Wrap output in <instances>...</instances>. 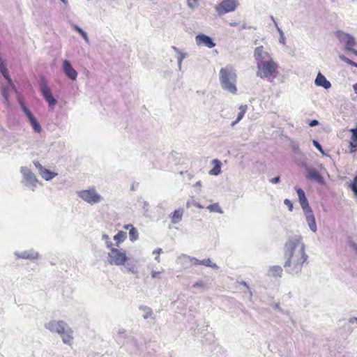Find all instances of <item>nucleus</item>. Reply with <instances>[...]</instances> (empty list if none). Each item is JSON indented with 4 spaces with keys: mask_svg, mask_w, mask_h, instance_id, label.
Listing matches in <instances>:
<instances>
[{
    "mask_svg": "<svg viewBox=\"0 0 357 357\" xmlns=\"http://www.w3.org/2000/svg\"><path fill=\"white\" fill-rule=\"evenodd\" d=\"M284 256V267L289 273L298 274L301 271L307 255L301 237L291 238L285 243Z\"/></svg>",
    "mask_w": 357,
    "mask_h": 357,
    "instance_id": "nucleus-1",
    "label": "nucleus"
},
{
    "mask_svg": "<svg viewBox=\"0 0 357 357\" xmlns=\"http://www.w3.org/2000/svg\"><path fill=\"white\" fill-rule=\"evenodd\" d=\"M254 57L257 61V76L260 78H275L278 75V65L271 55L264 51L263 46L257 47L254 51Z\"/></svg>",
    "mask_w": 357,
    "mask_h": 357,
    "instance_id": "nucleus-2",
    "label": "nucleus"
},
{
    "mask_svg": "<svg viewBox=\"0 0 357 357\" xmlns=\"http://www.w3.org/2000/svg\"><path fill=\"white\" fill-rule=\"evenodd\" d=\"M237 76L232 67L222 68L220 70V80L223 89L233 94L237 93L236 86Z\"/></svg>",
    "mask_w": 357,
    "mask_h": 357,
    "instance_id": "nucleus-3",
    "label": "nucleus"
},
{
    "mask_svg": "<svg viewBox=\"0 0 357 357\" xmlns=\"http://www.w3.org/2000/svg\"><path fill=\"white\" fill-rule=\"evenodd\" d=\"M107 248L109 249L107 254L108 263L111 265L123 266L129 260L126 251L119 247H114L111 241H107Z\"/></svg>",
    "mask_w": 357,
    "mask_h": 357,
    "instance_id": "nucleus-4",
    "label": "nucleus"
},
{
    "mask_svg": "<svg viewBox=\"0 0 357 357\" xmlns=\"http://www.w3.org/2000/svg\"><path fill=\"white\" fill-rule=\"evenodd\" d=\"M238 5V0H223L215 6V10L221 15L234 11Z\"/></svg>",
    "mask_w": 357,
    "mask_h": 357,
    "instance_id": "nucleus-5",
    "label": "nucleus"
},
{
    "mask_svg": "<svg viewBox=\"0 0 357 357\" xmlns=\"http://www.w3.org/2000/svg\"><path fill=\"white\" fill-rule=\"evenodd\" d=\"M79 197L85 202L93 204L101 200V197L97 193L95 188L84 190L78 192Z\"/></svg>",
    "mask_w": 357,
    "mask_h": 357,
    "instance_id": "nucleus-6",
    "label": "nucleus"
},
{
    "mask_svg": "<svg viewBox=\"0 0 357 357\" xmlns=\"http://www.w3.org/2000/svg\"><path fill=\"white\" fill-rule=\"evenodd\" d=\"M40 91L44 98L48 102L49 107L54 108L57 101L53 97L51 89L48 87L45 80H43L40 83Z\"/></svg>",
    "mask_w": 357,
    "mask_h": 357,
    "instance_id": "nucleus-7",
    "label": "nucleus"
},
{
    "mask_svg": "<svg viewBox=\"0 0 357 357\" xmlns=\"http://www.w3.org/2000/svg\"><path fill=\"white\" fill-rule=\"evenodd\" d=\"M45 328L52 332L63 334L68 328L63 321H51L45 324Z\"/></svg>",
    "mask_w": 357,
    "mask_h": 357,
    "instance_id": "nucleus-8",
    "label": "nucleus"
},
{
    "mask_svg": "<svg viewBox=\"0 0 357 357\" xmlns=\"http://www.w3.org/2000/svg\"><path fill=\"white\" fill-rule=\"evenodd\" d=\"M22 109L25 114L26 115L31 126L33 127V130L36 132H40L41 131V127L39 124V123L37 121V120L34 118L33 115L31 112V111L26 107V105L24 103H21Z\"/></svg>",
    "mask_w": 357,
    "mask_h": 357,
    "instance_id": "nucleus-9",
    "label": "nucleus"
},
{
    "mask_svg": "<svg viewBox=\"0 0 357 357\" xmlns=\"http://www.w3.org/2000/svg\"><path fill=\"white\" fill-rule=\"evenodd\" d=\"M306 178L307 179L314 180L320 184L324 183V179L323 176L321 175L320 172L315 168L307 167L306 169Z\"/></svg>",
    "mask_w": 357,
    "mask_h": 357,
    "instance_id": "nucleus-10",
    "label": "nucleus"
},
{
    "mask_svg": "<svg viewBox=\"0 0 357 357\" xmlns=\"http://www.w3.org/2000/svg\"><path fill=\"white\" fill-rule=\"evenodd\" d=\"M197 45H204L208 48H213L215 46V43L213 40L205 34H199L195 37Z\"/></svg>",
    "mask_w": 357,
    "mask_h": 357,
    "instance_id": "nucleus-11",
    "label": "nucleus"
},
{
    "mask_svg": "<svg viewBox=\"0 0 357 357\" xmlns=\"http://www.w3.org/2000/svg\"><path fill=\"white\" fill-rule=\"evenodd\" d=\"M337 36L346 44V49L351 50L352 47L356 45L354 38L347 33L342 32H337Z\"/></svg>",
    "mask_w": 357,
    "mask_h": 357,
    "instance_id": "nucleus-12",
    "label": "nucleus"
},
{
    "mask_svg": "<svg viewBox=\"0 0 357 357\" xmlns=\"http://www.w3.org/2000/svg\"><path fill=\"white\" fill-rule=\"evenodd\" d=\"M296 190L298 197L299 202L303 211L308 210L311 213V208L309 206L305 192L301 188H296Z\"/></svg>",
    "mask_w": 357,
    "mask_h": 357,
    "instance_id": "nucleus-13",
    "label": "nucleus"
},
{
    "mask_svg": "<svg viewBox=\"0 0 357 357\" xmlns=\"http://www.w3.org/2000/svg\"><path fill=\"white\" fill-rule=\"evenodd\" d=\"M63 68L65 74L70 79L75 80L77 78V71L72 67L71 64L69 61L65 60L63 62Z\"/></svg>",
    "mask_w": 357,
    "mask_h": 357,
    "instance_id": "nucleus-14",
    "label": "nucleus"
},
{
    "mask_svg": "<svg viewBox=\"0 0 357 357\" xmlns=\"http://www.w3.org/2000/svg\"><path fill=\"white\" fill-rule=\"evenodd\" d=\"M315 84L319 86H322L326 89H328L331 86V82L328 81L324 75L321 73H319L316 77Z\"/></svg>",
    "mask_w": 357,
    "mask_h": 357,
    "instance_id": "nucleus-15",
    "label": "nucleus"
},
{
    "mask_svg": "<svg viewBox=\"0 0 357 357\" xmlns=\"http://www.w3.org/2000/svg\"><path fill=\"white\" fill-rule=\"evenodd\" d=\"M36 166L39 169V172L41 176L47 181L53 178L56 176V174L43 168L39 163L36 164Z\"/></svg>",
    "mask_w": 357,
    "mask_h": 357,
    "instance_id": "nucleus-16",
    "label": "nucleus"
},
{
    "mask_svg": "<svg viewBox=\"0 0 357 357\" xmlns=\"http://www.w3.org/2000/svg\"><path fill=\"white\" fill-rule=\"evenodd\" d=\"M183 212L184 211L183 208L175 210L170 215L172 222L174 224L179 222L182 219Z\"/></svg>",
    "mask_w": 357,
    "mask_h": 357,
    "instance_id": "nucleus-17",
    "label": "nucleus"
},
{
    "mask_svg": "<svg viewBox=\"0 0 357 357\" xmlns=\"http://www.w3.org/2000/svg\"><path fill=\"white\" fill-rule=\"evenodd\" d=\"M213 167L209 171V174L217 176L221 172V162L218 159H214L211 162Z\"/></svg>",
    "mask_w": 357,
    "mask_h": 357,
    "instance_id": "nucleus-18",
    "label": "nucleus"
},
{
    "mask_svg": "<svg viewBox=\"0 0 357 357\" xmlns=\"http://www.w3.org/2000/svg\"><path fill=\"white\" fill-rule=\"evenodd\" d=\"M125 229H129V236L131 241H135L138 238V231L132 225L128 224L123 226Z\"/></svg>",
    "mask_w": 357,
    "mask_h": 357,
    "instance_id": "nucleus-19",
    "label": "nucleus"
},
{
    "mask_svg": "<svg viewBox=\"0 0 357 357\" xmlns=\"http://www.w3.org/2000/svg\"><path fill=\"white\" fill-rule=\"evenodd\" d=\"M304 211L305 212V214H306L307 221L309 225V227L313 231H315L317 229V227H316L315 219H314V215H312V211H311V213L308 210H306Z\"/></svg>",
    "mask_w": 357,
    "mask_h": 357,
    "instance_id": "nucleus-20",
    "label": "nucleus"
},
{
    "mask_svg": "<svg viewBox=\"0 0 357 357\" xmlns=\"http://www.w3.org/2000/svg\"><path fill=\"white\" fill-rule=\"evenodd\" d=\"M127 238V234L125 231H119L114 236V241H115V244L114 246L119 247V245L123 243Z\"/></svg>",
    "mask_w": 357,
    "mask_h": 357,
    "instance_id": "nucleus-21",
    "label": "nucleus"
},
{
    "mask_svg": "<svg viewBox=\"0 0 357 357\" xmlns=\"http://www.w3.org/2000/svg\"><path fill=\"white\" fill-rule=\"evenodd\" d=\"M282 268L280 266H273L269 268L268 274L273 278L281 277Z\"/></svg>",
    "mask_w": 357,
    "mask_h": 357,
    "instance_id": "nucleus-22",
    "label": "nucleus"
},
{
    "mask_svg": "<svg viewBox=\"0 0 357 357\" xmlns=\"http://www.w3.org/2000/svg\"><path fill=\"white\" fill-rule=\"evenodd\" d=\"M247 109H248V106L246 105H241L239 107L240 112L238 114L236 119L231 123V126H234V125H236L243 118V116L247 111Z\"/></svg>",
    "mask_w": 357,
    "mask_h": 357,
    "instance_id": "nucleus-23",
    "label": "nucleus"
},
{
    "mask_svg": "<svg viewBox=\"0 0 357 357\" xmlns=\"http://www.w3.org/2000/svg\"><path fill=\"white\" fill-rule=\"evenodd\" d=\"M73 331L70 328H67L63 334H61L62 340L64 343L70 344L73 340Z\"/></svg>",
    "mask_w": 357,
    "mask_h": 357,
    "instance_id": "nucleus-24",
    "label": "nucleus"
},
{
    "mask_svg": "<svg viewBox=\"0 0 357 357\" xmlns=\"http://www.w3.org/2000/svg\"><path fill=\"white\" fill-rule=\"evenodd\" d=\"M1 73H2L3 76L4 77V78H5L6 79H7V80H8V84H9V85L10 86V87H11L13 89L16 90V89H15V85H14V84L13 83V81H12V79H11V78H10V77L9 74H8V71L7 68H5L4 70H2L1 71Z\"/></svg>",
    "mask_w": 357,
    "mask_h": 357,
    "instance_id": "nucleus-25",
    "label": "nucleus"
},
{
    "mask_svg": "<svg viewBox=\"0 0 357 357\" xmlns=\"http://www.w3.org/2000/svg\"><path fill=\"white\" fill-rule=\"evenodd\" d=\"M350 153H355L357 151V139L351 137L349 142Z\"/></svg>",
    "mask_w": 357,
    "mask_h": 357,
    "instance_id": "nucleus-26",
    "label": "nucleus"
},
{
    "mask_svg": "<svg viewBox=\"0 0 357 357\" xmlns=\"http://www.w3.org/2000/svg\"><path fill=\"white\" fill-rule=\"evenodd\" d=\"M202 265L207 266V267H211L213 268H217L218 266L213 263L210 259H205L202 260L201 261Z\"/></svg>",
    "mask_w": 357,
    "mask_h": 357,
    "instance_id": "nucleus-27",
    "label": "nucleus"
},
{
    "mask_svg": "<svg viewBox=\"0 0 357 357\" xmlns=\"http://www.w3.org/2000/svg\"><path fill=\"white\" fill-rule=\"evenodd\" d=\"M207 208L210 211H213V212H218V213H222V210H221V208L220 207L219 204L218 203H215V204H211L209 206H207Z\"/></svg>",
    "mask_w": 357,
    "mask_h": 357,
    "instance_id": "nucleus-28",
    "label": "nucleus"
},
{
    "mask_svg": "<svg viewBox=\"0 0 357 357\" xmlns=\"http://www.w3.org/2000/svg\"><path fill=\"white\" fill-rule=\"evenodd\" d=\"M26 179L32 183L37 181L36 176L34 175V174L31 172H29L27 174H26Z\"/></svg>",
    "mask_w": 357,
    "mask_h": 357,
    "instance_id": "nucleus-29",
    "label": "nucleus"
},
{
    "mask_svg": "<svg viewBox=\"0 0 357 357\" xmlns=\"http://www.w3.org/2000/svg\"><path fill=\"white\" fill-rule=\"evenodd\" d=\"M351 190L357 195V175L355 176L352 183L351 184Z\"/></svg>",
    "mask_w": 357,
    "mask_h": 357,
    "instance_id": "nucleus-30",
    "label": "nucleus"
},
{
    "mask_svg": "<svg viewBox=\"0 0 357 357\" xmlns=\"http://www.w3.org/2000/svg\"><path fill=\"white\" fill-rule=\"evenodd\" d=\"M342 59L347 63L352 66H355L357 68V63L353 61L352 60L345 57V56H343L342 57Z\"/></svg>",
    "mask_w": 357,
    "mask_h": 357,
    "instance_id": "nucleus-31",
    "label": "nucleus"
},
{
    "mask_svg": "<svg viewBox=\"0 0 357 357\" xmlns=\"http://www.w3.org/2000/svg\"><path fill=\"white\" fill-rule=\"evenodd\" d=\"M8 93H9L8 88L4 87L2 90V96L7 102L8 101Z\"/></svg>",
    "mask_w": 357,
    "mask_h": 357,
    "instance_id": "nucleus-32",
    "label": "nucleus"
},
{
    "mask_svg": "<svg viewBox=\"0 0 357 357\" xmlns=\"http://www.w3.org/2000/svg\"><path fill=\"white\" fill-rule=\"evenodd\" d=\"M198 4V0H188V5L191 8H195Z\"/></svg>",
    "mask_w": 357,
    "mask_h": 357,
    "instance_id": "nucleus-33",
    "label": "nucleus"
},
{
    "mask_svg": "<svg viewBox=\"0 0 357 357\" xmlns=\"http://www.w3.org/2000/svg\"><path fill=\"white\" fill-rule=\"evenodd\" d=\"M284 204L288 207V208L290 211H292L293 204L291 203V202L289 199H285L284 201Z\"/></svg>",
    "mask_w": 357,
    "mask_h": 357,
    "instance_id": "nucleus-34",
    "label": "nucleus"
},
{
    "mask_svg": "<svg viewBox=\"0 0 357 357\" xmlns=\"http://www.w3.org/2000/svg\"><path fill=\"white\" fill-rule=\"evenodd\" d=\"M312 144L321 153H324L322 147L318 142L313 140Z\"/></svg>",
    "mask_w": 357,
    "mask_h": 357,
    "instance_id": "nucleus-35",
    "label": "nucleus"
},
{
    "mask_svg": "<svg viewBox=\"0 0 357 357\" xmlns=\"http://www.w3.org/2000/svg\"><path fill=\"white\" fill-rule=\"evenodd\" d=\"M190 261L195 265H202V260L197 259L196 258H192Z\"/></svg>",
    "mask_w": 357,
    "mask_h": 357,
    "instance_id": "nucleus-36",
    "label": "nucleus"
},
{
    "mask_svg": "<svg viewBox=\"0 0 357 357\" xmlns=\"http://www.w3.org/2000/svg\"><path fill=\"white\" fill-rule=\"evenodd\" d=\"M195 287H204V282L203 281H198L195 282V284L193 285Z\"/></svg>",
    "mask_w": 357,
    "mask_h": 357,
    "instance_id": "nucleus-37",
    "label": "nucleus"
},
{
    "mask_svg": "<svg viewBox=\"0 0 357 357\" xmlns=\"http://www.w3.org/2000/svg\"><path fill=\"white\" fill-rule=\"evenodd\" d=\"M319 124V122L317 120H312L310 123H309V126L310 127H314V126H316Z\"/></svg>",
    "mask_w": 357,
    "mask_h": 357,
    "instance_id": "nucleus-38",
    "label": "nucleus"
},
{
    "mask_svg": "<svg viewBox=\"0 0 357 357\" xmlns=\"http://www.w3.org/2000/svg\"><path fill=\"white\" fill-rule=\"evenodd\" d=\"M349 245L355 251H357V244L356 243L350 241Z\"/></svg>",
    "mask_w": 357,
    "mask_h": 357,
    "instance_id": "nucleus-39",
    "label": "nucleus"
},
{
    "mask_svg": "<svg viewBox=\"0 0 357 357\" xmlns=\"http://www.w3.org/2000/svg\"><path fill=\"white\" fill-rule=\"evenodd\" d=\"M280 181V177H274L271 180V182L273 183H278Z\"/></svg>",
    "mask_w": 357,
    "mask_h": 357,
    "instance_id": "nucleus-40",
    "label": "nucleus"
},
{
    "mask_svg": "<svg viewBox=\"0 0 357 357\" xmlns=\"http://www.w3.org/2000/svg\"><path fill=\"white\" fill-rule=\"evenodd\" d=\"M74 29H75V30H76L79 33H82V31H83V30H82L81 28H79L78 26H77V25H75V26H74Z\"/></svg>",
    "mask_w": 357,
    "mask_h": 357,
    "instance_id": "nucleus-41",
    "label": "nucleus"
},
{
    "mask_svg": "<svg viewBox=\"0 0 357 357\" xmlns=\"http://www.w3.org/2000/svg\"><path fill=\"white\" fill-rule=\"evenodd\" d=\"M80 34L83 36V38H84V40H85L86 41H88V40H89V39H88V36H87L86 33L84 31H82V33H81Z\"/></svg>",
    "mask_w": 357,
    "mask_h": 357,
    "instance_id": "nucleus-42",
    "label": "nucleus"
},
{
    "mask_svg": "<svg viewBox=\"0 0 357 357\" xmlns=\"http://www.w3.org/2000/svg\"><path fill=\"white\" fill-rule=\"evenodd\" d=\"M5 68H6V65L5 64V63H1L0 64V71H1L2 70H4Z\"/></svg>",
    "mask_w": 357,
    "mask_h": 357,
    "instance_id": "nucleus-43",
    "label": "nucleus"
},
{
    "mask_svg": "<svg viewBox=\"0 0 357 357\" xmlns=\"http://www.w3.org/2000/svg\"><path fill=\"white\" fill-rule=\"evenodd\" d=\"M353 89H354L355 93L357 94V83H356L353 85Z\"/></svg>",
    "mask_w": 357,
    "mask_h": 357,
    "instance_id": "nucleus-44",
    "label": "nucleus"
},
{
    "mask_svg": "<svg viewBox=\"0 0 357 357\" xmlns=\"http://www.w3.org/2000/svg\"><path fill=\"white\" fill-rule=\"evenodd\" d=\"M102 238H103L105 240H106V242H107V241H109V236H108V235L105 234V235H103V236H102Z\"/></svg>",
    "mask_w": 357,
    "mask_h": 357,
    "instance_id": "nucleus-45",
    "label": "nucleus"
},
{
    "mask_svg": "<svg viewBox=\"0 0 357 357\" xmlns=\"http://www.w3.org/2000/svg\"><path fill=\"white\" fill-rule=\"evenodd\" d=\"M159 274L158 272H153L152 273V277L153 278H156L158 276V275Z\"/></svg>",
    "mask_w": 357,
    "mask_h": 357,
    "instance_id": "nucleus-46",
    "label": "nucleus"
},
{
    "mask_svg": "<svg viewBox=\"0 0 357 357\" xmlns=\"http://www.w3.org/2000/svg\"><path fill=\"white\" fill-rule=\"evenodd\" d=\"M354 321H355L357 323V317H354V318L351 319L349 321L351 323H353Z\"/></svg>",
    "mask_w": 357,
    "mask_h": 357,
    "instance_id": "nucleus-47",
    "label": "nucleus"
},
{
    "mask_svg": "<svg viewBox=\"0 0 357 357\" xmlns=\"http://www.w3.org/2000/svg\"><path fill=\"white\" fill-rule=\"evenodd\" d=\"M350 51H351L355 55L357 56V50L355 49H351Z\"/></svg>",
    "mask_w": 357,
    "mask_h": 357,
    "instance_id": "nucleus-48",
    "label": "nucleus"
},
{
    "mask_svg": "<svg viewBox=\"0 0 357 357\" xmlns=\"http://www.w3.org/2000/svg\"><path fill=\"white\" fill-rule=\"evenodd\" d=\"M63 2H66V0H61Z\"/></svg>",
    "mask_w": 357,
    "mask_h": 357,
    "instance_id": "nucleus-49",
    "label": "nucleus"
}]
</instances>
